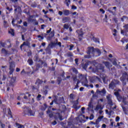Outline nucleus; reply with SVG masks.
I'll use <instances>...</instances> for the list:
<instances>
[{
	"label": "nucleus",
	"instance_id": "1",
	"mask_svg": "<svg viewBox=\"0 0 128 128\" xmlns=\"http://www.w3.org/2000/svg\"><path fill=\"white\" fill-rule=\"evenodd\" d=\"M104 67L102 66V64H98L97 67V68L96 70V72H100V77L101 78H102L104 82L106 80V78H108V76H106V74H102V72H104Z\"/></svg>",
	"mask_w": 128,
	"mask_h": 128
},
{
	"label": "nucleus",
	"instance_id": "2",
	"mask_svg": "<svg viewBox=\"0 0 128 128\" xmlns=\"http://www.w3.org/2000/svg\"><path fill=\"white\" fill-rule=\"evenodd\" d=\"M86 53L88 55L84 56L85 58H90L92 56H94V47H88Z\"/></svg>",
	"mask_w": 128,
	"mask_h": 128
},
{
	"label": "nucleus",
	"instance_id": "3",
	"mask_svg": "<svg viewBox=\"0 0 128 128\" xmlns=\"http://www.w3.org/2000/svg\"><path fill=\"white\" fill-rule=\"evenodd\" d=\"M118 92H120V90H118L117 91H116L114 92V96H116L117 100H118V102H122H122H124V104H127L126 101V98H122V97L120 96V94L118 93Z\"/></svg>",
	"mask_w": 128,
	"mask_h": 128
},
{
	"label": "nucleus",
	"instance_id": "4",
	"mask_svg": "<svg viewBox=\"0 0 128 128\" xmlns=\"http://www.w3.org/2000/svg\"><path fill=\"white\" fill-rule=\"evenodd\" d=\"M16 77H12V78H8L7 81V86H12L14 84H16Z\"/></svg>",
	"mask_w": 128,
	"mask_h": 128
},
{
	"label": "nucleus",
	"instance_id": "5",
	"mask_svg": "<svg viewBox=\"0 0 128 128\" xmlns=\"http://www.w3.org/2000/svg\"><path fill=\"white\" fill-rule=\"evenodd\" d=\"M118 82H119L118 80H113L109 84V88H112V90H114V86H116V84H118Z\"/></svg>",
	"mask_w": 128,
	"mask_h": 128
},
{
	"label": "nucleus",
	"instance_id": "6",
	"mask_svg": "<svg viewBox=\"0 0 128 128\" xmlns=\"http://www.w3.org/2000/svg\"><path fill=\"white\" fill-rule=\"evenodd\" d=\"M96 94H100V96H106V88H103L102 90H96Z\"/></svg>",
	"mask_w": 128,
	"mask_h": 128
},
{
	"label": "nucleus",
	"instance_id": "7",
	"mask_svg": "<svg viewBox=\"0 0 128 128\" xmlns=\"http://www.w3.org/2000/svg\"><path fill=\"white\" fill-rule=\"evenodd\" d=\"M76 32L78 34V38L80 40H82V36L84 34L82 33V30H77Z\"/></svg>",
	"mask_w": 128,
	"mask_h": 128
},
{
	"label": "nucleus",
	"instance_id": "8",
	"mask_svg": "<svg viewBox=\"0 0 128 128\" xmlns=\"http://www.w3.org/2000/svg\"><path fill=\"white\" fill-rule=\"evenodd\" d=\"M15 66H16L14 65V64L13 62L10 63V72H9L10 74H12V72H14Z\"/></svg>",
	"mask_w": 128,
	"mask_h": 128
},
{
	"label": "nucleus",
	"instance_id": "9",
	"mask_svg": "<svg viewBox=\"0 0 128 128\" xmlns=\"http://www.w3.org/2000/svg\"><path fill=\"white\" fill-rule=\"evenodd\" d=\"M2 52L4 55L5 56H8L12 54V53H10L8 51H6V50L4 48H2Z\"/></svg>",
	"mask_w": 128,
	"mask_h": 128
},
{
	"label": "nucleus",
	"instance_id": "10",
	"mask_svg": "<svg viewBox=\"0 0 128 128\" xmlns=\"http://www.w3.org/2000/svg\"><path fill=\"white\" fill-rule=\"evenodd\" d=\"M106 98L108 100V104L110 106H113L112 101V95L109 94L106 96Z\"/></svg>",
	"mask_w": 128,
	"mask_h": 128
},
{
	"label": "nucleus",
	"instance_id": "11",
	"mask_svg": "<svg viewBox=\"0 0 128 128\" xmlns=\"http://www.w3.org/2000/svg\"><path fill=\"white\" fill-rule=\"evenodd\" d=\"M98 80L100 82V78L96 76H94L90 79L91 82H98Z\"/></svg>",
	"mask_w": 128,
	"mask_h": 128
},
{
	"label": "nucleus",
	"instance_id": "12",
	"mask_svg": "<svg viewBox=\"0 0 128 128\" xmlns=\"http://www.w3.org/2000/svg\"><path fill=\"white\" fill-rule=\"evenodd\" d=\"M56 120H58V118H59L60 120H62L64 118H62V114L59 113H56V117H55Z\"/></svg>",
	"mask_w": 128,
	"mask_h": 128
},
{
	"label": "nucleus",
	"instance_id": "13",
	"mask_svg": "<svg viewBox=\"0 0 128 128\" xmlns=\"http://www.w3.org/2000/svg\"><path fill=\"white\" fill-rule=\"evenodd\" d=\"M126 76H128V74L126 72L124 73L122 76L120 78L121 82H124Z\"/></svg>",
	"mask_w": 128,
	"mask_h": 128
},
{
	"label": "nucleus",
	"instance_id": "14",
	"mask_svg": "<svg viewBox=\"0 0 128 128\" xmlns=\"http://www.w3.org/2000/svg\"><path fill=\"white\" fill-rule=\"evenodd\" d=\"M98 110H102V105L100 104V101H98V104L96 105V108H94V110H96V112H98Z\"/></svg>",
	"mask_w": 128,
	"mask_h": 128
},
{
	"label": "nucleus",
	"instance_id": "15",
	"mask_svg": "<svg viewBox=\"0 0 128 128\" xmlns=\"http://www.w3.org/2000/svg\"><path fill=\"white\" fill-rule=\"evenodd\" d=\"M62 20L64 24H65V22H70V18L64 17L62 18Z\"/></svg>",
	"mask_w": 128,
	"mask_h": 128
},
{
	"label": "nucleus",
	"instance_id": "16",
	"mask_svg": "<svg viewBox=\"0 0 128 128\" xmlns=\"http://www.w3.org/2000/svg\"><path fill=\"white\" fill-rule=\"evenodd\" d=\"M26 114H28V116H34V112L32 110H28V112H26Z\"/></svg>",
	"mask_w": 128,
	"mask_h": 128
},
{
	"label": "nucleus",
	"instance_id": "17",
	"mask_svg": "<svg viewBox=\"0 0 128 128\" xmlns=\"http://www.w3.org/2000/svg\"><path fill=\"white\" fill-rule=\"evenodd\" d=\"M98 54V56H100L102 52H100V50L98 48H95L94 49V54Z\"/></svg>",
	"mask_w": 128,
	"mask_h": 128
},
{
	"label": "nucleus",
	"instance_id": "18",
	"mask_svg": "<svg viewBox=\"0 0 128 128\" xmlns=\"http://www.w3.org/2000/svg\"><path fill=\"white\" fill-rule=\"evenodd\" d=\"M48 108V105L46 104H44V106H40L41 110H45Z\"/></svg>",
	"mask_w": 128,
	"mask_h": 128
},
{
	"label": "nucleus",
	"instance_id": "19",
	"mask_svg": "<svg viewBox=\"0 0 128 128\" xmlns=\"http://www.w3.org/2000/svg\"><path fill=\"white\" fill-rule=\"evenodd\" d=\"M102 118H104V116H99L98 119L96 120V124H100V122H102Z\"/></svg>",
	"mask_w": 128,
	"mask_h": 128
},
{
	"label": "nucleus",
	"instance_id": "20",
	"mask_svg": "<svg viewBox=\"0 0 128 128\" xmlns=\"http://www.w3.org/2000/svg\"><path fill=\"white\" fill-rule=\"evenodd\" d=\"M63 14L64 16H69L70 14V11L68 10H63Z\"/></svg>",
	"mask_w": 128,
	"mask_h": 128
},
{
	"label": "nucleus",
	"instance_id": "21",
	"mask_svg": "<svg viewBox=\"0 0 128 128\" xmlns=\"http://www.w3.org/2000/svg\"><path fill=\"white\" fill-rule=\"evenodd\" d=\"M30 46V42H24L20 46V48L22 50V46Z\"/></svg>",
	"mask_w": 128,
	"mask_h": 128
},
{
	"label": "nucleus",
	"instance_id": "22",
	"mask_svg": "<svg viewBox=\"0 0 128 128\" xmlns=\"http://www.w3.org/2000/svg\"><path fill=\"white\" fill-rule=\"evenodd\" d=\"M8 34H10L11 36H14V30L13 29H10L8 31Z\"/></svg>",
	"mask_w": 128,
	"mask_h": 128
},
{
	"label": "nucleus",
	"instance_id": "23",
	"mask_svg": "<svg viewBox=\"0 0 128 128\" xmlns=\"http://www.w3.org/2000/svg\"><path fill=\"white\" fill-rule=\"evenodd\" d=\"M64 4H66V6H68V8L70 6V0H66Z\"/></svg>",
	"mask_w": 128,
	"mask_h": 128
},
{
	"label": "nucleus",
	"instance_id": "24",
	"mask_svg": "<svg viewBox=\"0 0 128 128\" xmlns=\"http://www.w3.org/2000/svg\"><path fill=\"white\" fill-rule=\"evenodd\" d=\"M14 10L15 12H21L22 9L20 8V7L18 6Z\"/></svg>",
	"mask_w": 128,
	"mask_h": 128
},
{
	"label": "nucleus",
	"instance_id": "25",
	"mask_svg": "<svg viewBox=\"0 0 128 128\" xmlns=\"http://www.w3.org/2000/svg\"><path fill=\"white\" fill-rule=\"evenodd\" d=\"M104 64L108 68H109L110 66H110V62H104Z\"/></svg>",
	"mask_w": 128,
	"mask_h": 128
},
{
	"label": "nucleus",
	"instance_id": "26",
	"mask_svg": "<svg viewBox=\"0 0 128 128\" xmlns=\"http://www.w3.org/2000/svg\"><path fill=\"white\" fill-rule=\"evenodd\" d=\"M42 83V80H40L38 79L36 80V84H38H38H40Z\"/></svg>",
	"mask_w": 128,
	"mask_h": 128
},
{
	"label": "nucleus",
	"instance_id": "27",
	"mask_svg": "<svg viewBox=\"0 0 128 128\" xmlns=\"http://www.w3.org/2000/svg\"><path fill=\"white\" fill-rule=\"evenodd\" d=\"M122 126H124V122H120V123L118 122L117 123V125L115 126H119L120 128H122Z\"/></svg>",
	"mask_w": 128,
	"mask_h": 128
},
{
	"label": "nucleus",
	"instance_id": "28",
	"mask_svg": "<svg viewBox=\"0 0 128 128\" xmlns=\"http://www.w3.org/2000/svg\"><path fill=\"white\" fill-rule=\"evenodd\" d=\"M32 90L34 92H38V88H36L34 86H32Z\"/></svg>",
	"mask_w": 128,
	"mask_h": 128
},
{
	"label": "nucleus",
	"instance_id": "29",
	"mask_svg": "<svg viewBox=\"0 0 128 128\" xmlns=\"http://www.w3.org/2000/svg\"><path fill=\"white\" fill-rule=\"evenodd\" d=\"M84 86H86V88H88L89 86L88 84V80H86L84 82L82 83Z\"/></svg>",
	"mask_w": 128,
	"mask_h": 128
},
{
	"label": "nucleus",
	"instance_id": "30",
	"mask_svg": "<svg viewBox=\"0 0 128 128\" xmlns=\"http://www.w3.org/2000/svg\"><path fill=\"white\" fill-rule=\"evenodd\" d=\"M64 28H65V30H68L70 28V25H68V24H64Z\"/></svg>",
	"mask_w": 128,
	"mask_h": 128
},
{
	"label": "nucleus",
	"instance_id": "31",
	"mask_svg": "<svg viewBox=\"0 0 128 128\" xmlns=\"http://www.w3.org/2000/svg\"><path fill=\"white\" fill-rule=\"evenodd\" d=\"M16 128H24V126H22L18 123L16 124Z\"/></svg>",
	"mask_w": 128,
	"mask_h": 128
},
{
	"label": "nucleus",
	"instance_id": "32",
	"mask_svg": "<svg viewBox=\"0 0 128 128\" xmlns=\"http://www.w3.org/2000/svg\"><path fill=\"white\" fill-rule=\"evenodd\" d=\"M28 62L30 66H32V64H34V62H32V59H28Z\"/></svg>",
	"mask_w": 128,
	"mask_h": 128
},
{
	"label": "nucleus",
	"instance_id": "33",
	"mask_svg": "<svg viewBox=\"0 0 128 128\" xmlns=\"http://www.w3.org/2000/svg\"><path fill=\"white\" fill-rule=\"evenodd\" d=\"M88 110H90V108H92V102H90L88 104Z\"/></svg>",
	"mask_w": 128,
	"mask_h": 128
},
{
	"label": "nucleus",
	"instance_id": "34",
	"mask_svg": "<svg viewBox=\"0 0 128 128\" xmlns=\"http://www.w3.org/2000/svg\"><path fill=\"white\" fill-rule=\"evenodd\" d=\"M8 114L10 116V118H12V112L10 111V108L8 109Z\"/></svg>",
	"mask_w": 128,
	"mask_h": 128
},
{
	"label": "nucleus",
	"instance_id": "35",
	"mask_svg": "<svg viewBox=\"0 0 128 128\" xmlns=\"http://www.w3.org/2000/svg\"><path fill=\"white\" fill-rule=\"evenodd\" d=\"M37 100H42V95L38 94L36 97Z\"/></svg>",
	"mask_w": 128,
	"mask_h": 128
},
{
	"label": "nucleus",
	"instance_id": "36",
	"mask_svg": "<svg viewBox=\"0 0 128 128\" xmlns=\"http://www.w3.org/2000/svg\"><path fill=\"white\" fill-rule=\"evenodd\" d=\"M67 56H68L70 57V56H72L73 54H72V52H68L67 54Z\"/></svg>",
	"mask_w": 128,
	"mask_h": 128
},
{
	"label": "nucleus",
	"instance_id": "37",
	"mask_svg": "<svg viewBox=\"0 0 128 128\" xmlns=\"http://www.w3.org/2000/svg\"><path fill=\"white\" fill-rule=\"evenodd\" d=\"M94 40L95 42L97 43V44H100V40H98V38H95L94 39Z\"/></svg>",
	"mask_w": 128,
	"mask_h": 128
},
{
	"label": "nucleus",
	"instance_id": "38",
	"mask_svg": "<svg viewBox=\"0 0 128 128\" xmlns=\"http://www.w3.org/2000/svg\"><path fill=\"white\" fill-rule=\"evenodd\" d=\"M4 28H6L8 26V22L4 20Z\"/></svg>",
	"mask_w": 128,
	"mask_h": 128
},
{
	"label": "nucleus",
	"instance_id": "39",
	"mask_svg": "<svg viewBox=\"0 0 128 128\" xmlns=\"http://www.w3.org/2000/svg\"><path fill=\"white\" fill-rule=\"evenodd\" d=\"M0 44L1 46H2V48H4V46H6V43L4 42H0Z\"/></svg>",
	"mask_w": 128,
	"mask_h": 128
},
{
	"label": "nucleus",
	"instance_id": "40",
	"mask_svg": "<svg viewBox=\"0 0 128 128\" xmlns=\"http://www.w3.org/2000/svg\"><path fill=\"white\" fill-rule=\"evenodd\" d=\"M72 108H75V110H78V108H80V106L78 108V106H76V104H74Z\"/></svg>",
	"mask_w": 128,
	"mask_h": 128
},
{
	"label": "nucleus",
	"instance_id": "41",
	"mask_svg": "<svg viewBox=\"0 0 128 128\" xmlns=\"http://www.w3.org/2000/svg\"><path fill=\"white\" fill-rule=\"evenodd\" d=\"M74 46L73 44L70 45V48H69L70 50H72L74 48Z\"/></svg>",
	"mask_w": 128,
	"mask_h": 128
},
{
	"label": "nucleus",
	"instance_id": "42",
	"mask_svg": "<svg viewBox=\"0 0 128 128\" xmlns=\"http://www.w3.org/2000/svg\"><path fill=\"white\" fill-rule=\"evenodd\" d=\"M90 123L91 124H94V125H96L98 126V123H96V121L94 122H90Z\"/></svg>",
	"mask_w": 128,
	"mask_h": 128
},
{
	"label": "nucleus",
	"instance_id": "43",
	"mask_svg": "<svg viewBox=\"0 0 128 128\" xmlns=\"http://www.w3.org/2000/svg\"><path fill=\"white\" fill-rule=\"evenodd\" d=\"M72 71L75 73V74H78V70L76 68H72Z\"/></svg>",
	"mask_w": 128,
	"mask_h": 128
},
{
	"label": "nucleus",
	"instance_id": "44",
	"mask_svg": "<svg viewBox=\"0 0 128 128\" xmlns=\"http://www.w3.org/2000/svg\"><path fill=\"white\" fill-rule=\"evenodd\" d=\"M94 114L90 115V120H94Z\"/></svg>",
	"mask_w": 128,
	"mask_h": 128
},
{
	"label": "nucleus",
	"instance_id": "45",
	"mask_svg": "<svg viewBox=\"0 0 128 128\" xmlns=\"http://www.w3.org/2000/svg\"><path fill=\"white\" fill-rule=\"evenodd\" d=\"M30 104H34V98H32L31 100L30 101Z\"/></svg>",
	"mask_w": 128,
	"mask_h": 128
},
{
	"label": "nucleus",
	"instance_id": "46",
	"mask_svg": "<svg viewBox=\"0 0 128 128\" xmlns=\"http://www.w3.org/2000/svg\"><path fill=\"white\" fill-rule=\"evenodd\" d=\"M112 64L114 66H117L118 63L116 62V60H114Z\"/></svg>",
	"mask_w": 128,
	"mask_h": 128
},
{
	"label": "nucleus",
	"instance_id": "47",
	"mask_svg": "<svg viewBox=\"0 0 128 128\" xmlns=\"http://www.w3.org/2000/svg\"><path fill=\"white\" fill-rule=\"evenodd\" d=\"M120 118L119 116H116V122H120Z\"/></svg>",
	"mask_w": 128,
	"mask_h": 128
},
{
	"label": "nucleus",
	"instance_id": "48",
	"mask_svg": "<svg viewBox=\"0 0 128 128\" xmlns=\"http://www.w3.org/2000/svg\"><path fill=\"white\" fill-rule=\"evenodd\" d=\"M74 62H76V64H78V58H76L75 60H74Z\"/></svg>",
	"mask_w": 128,
	"mask_h": 128
},
{
	"label": "nucleus",
	"instance_id": "49",
	"mask_svg": "<svg viewBox=\"0 0 128 128\" xmlns=\"http://www.w3.org/2000/svg\"><path fill=\"white\" fill-rule=\"evenodd\" d=\"M46 26L45 24H42L41 26V30H44Z\"/></svg>",
	"mask_w": 128,
	"mask_h": 128
},
{
	"label": "nucleus",
	"instance_id": "50",
	"mask_svg": "<svg viewBox=\"0 0 128 128\" xmlns=\"http://www.w3.org/2000/svg\"><path fill=\"white\" fill-rule=\"evenodd\" d=\"M76 6H72V10H76Z\"/></svg>",
	"mask_w": 128,
	"mask_h": 128
},
{
	"label": "nucleus",
	"instance_id": "51",
	"mask_svg": "<svg viewBox=\"0 0 128 128\" xmlns=\"http://www.w3.org/2000/svg\"><path fill=\"white\" fill-rule=\"evenodd\" d=\"M38 38H41V40H44V36H41L40 35L38 36Z\"/></svg>",
	"mask_w": 128,
	"mask_h": 128
},
{
	"label": "nucleus",
	"instance_id": "52",
	"mask_svg": "<svg viewBox=\"0 0 128 128\" xmlns=\"http://www.w3.org/2000/svg\"><path fill=\"white\" fill-rule=\"evenodd\" d=\"M70 98H71V100H73L74 99V94H70Z\"/></svg>",
	"mask_w": 128,
	"mask_h": 128
},
{
	"label": "nucleus",
	"instance_id": "53",
	"mask_svg": "<svg viewBox=\"0 0 128 128\" xmlns=\"http://www.w3.org/2000/svg\"><path fill=\"white\" fill-rule=\"evenodd\" d=\"M100 12H102V14H104V12H106L104 11V10H103L102 8H100Z\"/></svg>",
	"mask_w": 128,
	"mask_h": 128
},
{
	"label": "nucleus",
	"instance_id": "54",
	"mask_svg": "<svg viewBox=\"0 0 128 128\" xmlns=\"http://www.w3.org/2000/svg\"><path fill=\"white\" fill-rule=\"evenodd\" d=\"M84 110H86V108H84V107H83L82 108L81 110H82V114H84Z\"/></svg>",
	"mask_w": 128,
	"mask_h": 128
},
{
	"label": "nucleus",
	"instance_id": "55",
	"mask_svg": "<svg viewBox=\"0 0 128 128\" xmlns=\"http://www.w3.org/2000/svg\"><path fill=\"white\" fill-rule=\"evenodd\" d=\"M58 14L59 16H62V11H59Z\"/></svg>",
	"mask_w": 128,
	"mask_h": 128
},
{
	"label": "nucleus",
	"instance_id": "56",
	"mask_svg": "<svg viewBox=\"0 0 128 128\" xmlns=\"http://www.w3.org/2000/svg\"><path fill=\"white\" fill-rule=\"evenodd\" d=\"M50 32H52V28H50V30H47L46 32H47V34H50Z\"/></svg>",
	"mask_w": 128,
	"mask_h": 128
},
{
	"label": "nucleus",
	"instance_id": "57",
	"mask_svg": "<svg viewBox=\"0 0 128 128\" xmlns=\"http://www.w3.org/2000/svg\"><path fill=\"white\" fill-rule=\"evenodd\" d=\"M84 90V87H81L80 88V92H82V90Z\"/></svg>",
	"mask_w": 128,
	"mask_h": 128
},
{
	"label": "nucleus",
	"instance_id": "58",
	"mask_svg": "<svg viewBox=\"0 0 128 128\" xmlns=\"http://www.w3.org/2000/svg\"><path fill=\"white\" fill-rule=\"evenodd\" d=\"M72 14L73 16H76H76L78 15V14L76 12H74L72 13Z\"/></svg>",
	"mask_w": 128,
	"mask_h": 128
},
{
	"label": "nucleus",
	"instance_id": "59",
	"mask_svg": "<svg viewBox=\"0 0 128 128\" xmlns=\"http://www.w3.org/2000/svg\"><path fill=\"white\" fill-rule=\"evenodd\" d=\"M52 124H53V126H56V121L54 120L52 123Z\"/></svg>",
	"mask_w": 128,
	"mask_h": 128
},
{
	"label": "nucleus",
	"instance_id": "60",
	"mask_svg": "<svg viewBox=\"0 0 128 128\" xmlns=\"http://www.w3.org/2000/svg\"><path fill=\"white\" fill-rule=\"evenodd\" d=\"M76 88H78V84H76V86H75L74 90H76Z\"/></svg>",
	"mask_w": 128,
	"mask_h": 128
},
{
	"label": "nucleus",
	"instance_id": "61",
	"mask_svg": "<svg viewBox=\"0 0 128 128\" xmlns=\"http://www.w3.org/2000/svg\"><path fill=\"white\" fill-rule=\"evenodd\" d=\"M51 34H52V36H54V31L52 32Z\"/></svg>",
	"mask_w": 128,
	"mask_h": 128
},
{
	"label": "nucleus",
	"instance_id": "62",
	"mask_svg": "<svg viewBox=\"0 0 128 128\" xmlns=\"http://www.w3.org/2000/svg\"><path fill=\"white\" fill-rule=\"evenodd\" d=\"M42 12H44V14H46L48 12H46L44 10H42Z\"/></svg>",
	"mask_w": 128,
	"mask_h": 128
},
{
	"label": "nucleus",
	"instance_id": "63",
	"mask_svg": "<svg viewBox=\"0 0 128 128\" xmlns=\"http://www.w3.org/2000/svg\"><path fill=\"white\" fill-rule=\"evenodd\" d=\"M20 68H16V72H20Z\"/></svg>",
	"mask_w": 128,
	"mask_h": 128
},
{
	"label": "nucleus",
	"instance_id": "64",
	"mask_svg": "<svg viewBox=\"0 0 128 128\" xmlns=\"http://www.w3.org/2000/svg\"><path fill=\"white\" fill-rule=\"evenodd\" d=\"M106 124H103L102 125V128H106Z\"/></svg>",
	"mask_w": 128,
	"mask_h": 128
}]
</instances>
